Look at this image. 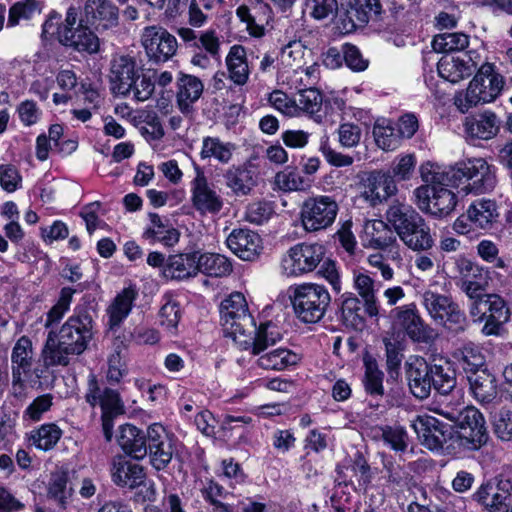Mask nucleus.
<instances>
[{
  "label": "nucleus",
  "instance_id": "obj_1",
  "mask_svg": "<svg viewBox=\"0 0 512 512\" xmlns=\"http://www.w3.org/2000/svg\"><path fill=\"white\" fill-rule=\"evenodd\" d=\"M94 321L85 307H76L58 334L49 331L41 351L45 367L67 366L72 356L82 354L93 338Z\"/></svg>",
  "mask_w": 512,
  "mask_h": 512
},
{
  "label": "nucleus",
  "instance_id": "obj_2",
  "mask_svg": "<svg viewBox=\"0 0 512 512\" xmlns=\"http://www.w3.org/2000/svg\"><path fill=\"white\" fill-rule=\"evenodd\" d=\"M419 170L424 182H452L466 195L490 192L497 183L495 168L483 158H470L448 168L427 162Z\"/></svg>",
  "mask_w": 512,
  "mask_h": 512
},
{
  "label": "nucleus",
  "instance_id": "obj_3",
  "mask_svg": "<svg viewBox=\"0 0 512 512\" xmlns=\"http://www.w3.org/2000/svg\"><path fill=\"white\" fill-rule=\"evenodd\" d=\"M504 85L505 79L496 66L493 63L484 62L467 89L455 96L454 104L462 113H465L480 104L494 102L502 93Z\"/></svg>",
  "mask_w": 512,
  "mask_h": 512
},
{
  "label": "nucleus",
  "instance_id": "obj_4",
  "mask_svg": "<svg viewBox=\"0 0 512 512\" xmlns=\"http://www.w3.org/2000/svg\"><path fill=\"white\" fill-rule=\"evenodd\" d=\"M421 304L436 325L453 335L465 332L469 326L465 312L451 295L427 289L421 295Z\"/></svg>",
  "mask_w": 512,
  "mask_h": 512
},
{
  "label": "nucleus",
  "instance_id": "obj_5",
  "mask_svg": "<svg viewBox=\"0 0 512 512\" xmlns=\"http://www.w3.org/2000/svg\"><path fill=\"white\" fill-rule=\"evenodd\" d=\"M290 300L297 318L303 323H317L331 302L327 288L316 283H304L290 288Z\"/></svg>",
  "mask_w": 512,
  "mask_h": 512
},
{
  "label": "nucleus",
  "instance_id": "obj_6",
  "mask_svg": "<svg viewBox=\"0 0 512 512\" xmlns=\"http://www.w3.org/2000/svg\"><path fill=\"white\" fill-rule=\"evenodd\" d=\"M85 400L92 407L100 406L101 420L104 436L110 441L113 434V420L124 413V405L119 393L111 388H102L95 374L90 373L87 378Z\"/></svg>",
  "mask_w": 512,
  "mask_h": 512
},
{
  "label": "nucleus",
  "instance_id": "obj_7",
  "mask_svg": "<svg viewBox=\"0 0 512 512\" xmlns=\"http://www.w3.org/2000/svg\"><path fill=\"white\" fill-rule=\"evenodd\" d=\"M381 12L379 0H338L332 18L334 27L342 34H348L364 27L372 14Z\"/></svg>",
  "mask_w": 512,
  "mask_h": 512
},
{
  "label": "nucleus",
  "instance_id": "obj_8",
  "mask_svg": "<svg viewBox=\"0 0 512 512\" xmlns=\"http://www.w3.org/2000/svg\"><path fill=\"white\" fill-rule=\"evenodd\" d=\"M414 190L417 207L425 213H430L435 216H446L450 214L457 204L455 193L448 189L452 186V182L438 183V182H425Z\"/></svg>",
  "mask_w": 512,
  "mask_h": 512
},
{
  "label": "nucleus",
  "instance_id": "obj_9",
  "mask_svg": "<svg viewBox=\"0 0 512 512\" xmlns=\"http://www.w3.org/2000/svg\"><path fill=\"white\" fill-rule=\"evenodd\" d=\"M390 317L393 326L403 331L412 342L431 344L437 338L435 329L424 321L415 303L393 308Z\"/></svg>",
  "mask_w": 512,
  "mask_h": 512
},
{
  "label": "nucleus",
  "instance_id": "obj_10",
  "mask_svg": "<svg viewBox=\"0 0 512 512\" xmlns=\"http://www.w3.org/2000/svg\"><path fill=\"white\" fill-rule=\"evenodd\" d=\"M339 207L335 199L327 195L307 198L300 209V220L307 232H316L330 227L337 217Z\"/></svg>",
  "mask_w": 512,
  "mask_h": 512
},
{
  "label": "nucleus",
  "instance_id": "obj_11",
  "mask_svg": "<svg viewBox=\"0 0 512 512\" xmlns=\"http://www.w3.org/2000/svg\"><path fill=\"white\" fill-rule=\"evenodd\" d=\"M469 314L474 322H485L482 332L485 335H497L500 327L509 321L510 310L499 295H486L484 300L469 306Z\"/></svg>",
  "mask_w": 512,
  "mask_h": 512
},
{
  "label": "nucleus",
  "instance_id": "obj_12",
  "mask_svg": "<svg viewBox=\"0 0 512 512\" xmlns=\"http://www.w3.org/2000/svg\"><path fill=\"white\" fill-rule=\"evenodd\" d=\"M220 316L224 330L234 342L245 329L252 331L254 319L249 312L244 295L240 292L230 294L221 302Z\"/></svg>",
  "mask_w": 512,
  "mask_h": 512
},
{
  "label": "nucleus",
  "instance_id": "obj_13",
  "mask_svg": "<svg viewBox=\"0 0 512 512\" xmlns=\"http://www.w3.org/2000/svg\"><path fill=\"white\" fill-rule=\"evenodd\" d=\"M324 256L321 244L300 243L291 247L281 260V271L286 276H299L313 271Z\"/></svg>",
  "mask_w": 512,
  "mask_h": 512
},
{
  "label": "nucleus",
  "instance_id": "obj_14",
  "mask_svg": "<svg viewBox=\"0 0 512 512\" xmlns=\"http://www.w3.org/2000/svg\"><path fill=\"white\" fill-rule=\"evenodd\" d=\"M458 428L460 445L468 450H478L488 440L485 419L482 413L473 406L466 410L453 422Z\"/></svg>",
  "mask_w": 512,
  "mask_h": 512
},
{
  "label": "nucleus",
  "instance_id": "obj_15",
  "mask_svg": "<svg viewBox=\"0 0 512 512\" xmlns=\"http://www.w3.org/2000/svg\"><path fill=\"white\" fill-rule=\"evenodd\" d=\"M111 477L119 487L134 489L143 485L146 488L147 500H155V484L152 481H146V475L141 465L133 463L123 456H116L112 460Z\"/></svg>",
  "mask_w": 512,
  "mask_h": 512
},
{
  "label": "nucleus",
  "instance_id": "obj_16",
  "mask_svg": "<svg viewBox=\"0 0 512 512\" xmlns=\"http://www.w3.org/2000/svg\"><path fill=\"white\" fill-rule=\"evenodd\" d=\"M141 42L147 57L156 63L168 61L178 47L176 38L160 26L145 27Z\"/></svg>",
  "mask_w": 512,
  "mask_h": 512
},
{
  "label": "nucleus",
  "instance_id": "obj_17",
  "mask_svg": "<svg viewBox=\"0 0 512 512\" xmlns=\"http://www.w3.org/2000/svg\"><path fill=\"white\" fill-rule=\"evenodd\" d=\"M190 191L192 206L200 215H216L222 210L224 206L222 196L209 183L200 169L196 170V176L191 181Z\"/></svg>",
  "mask_w": 512,
  "mask_h": 512
},
{
  "label": "nucleus",
  "instance_id": "obj_18",
  "mask_svg": "<svg viewBox=\"0 0 512 512\" xmlns=\"http://www.w3.org/2000/svg\"><path fill=\"white\" fill-rule=\"evenodd\" d=\"M281 339L282 334L277 325L265 322L256 327L253 320L252 331L245 329L242 334L237 336L235 343L240 349L250 351L252 355H260Z\"/></svg>",
  "mask_w": 512,
  "mask_h": 512
},
{
  "label": "nucleus",
  "instance_id": "obj_19",
  "mask_svg": "<svg viewBox=\"0 0 512 512\" xmlns=\"http://www.w3.org/2000/svg\"><path fill=\"white\" fill-rule=\"evenodd\" d=\"M421 443L432 451L441 450L453 437L450 425L432 416H418L412 423Z\"/></svg>",
  "mask_w": 512,
  "mask_h": 512
},
{
  "label": "nucleus",
  "instance_id": "obj_20",
  "mask_svg": "<svg viewBox=\"0 0 512 512\" xmlns=\"http://www.w3.org/2000/svg\"><path fill=\"white\" fill-rule=\"evenodd\" d=\"M511 482L501 480L483 483L472 495V499L491 512H508L511 504Z\"/></svg>",
  "mask_w": 512,
  "mask_h": 512
},
{
  "label": "nucleus",
  "instance_id": "obj_21",
  "mask_svg": "<svg viewBox=\"0 0 512 512\" xmlns=\"http://www.w3.org/2000/svg\"><path fill=\"white\" fill-rule=\"evenodd\" d=\"M147 440L152 466L157 470L164 469L171 462L175 452L172 436L161 424L154 423L147 429Z\"/></svg>",
  "mask_w": 512,
  "mask_h": 512
},
{
  "label": "nucleus",
  "instance_id": "obj_22",
  "mask_svg": "<svg viewBox=\"0 0 512 512\" xmlns=\"http://www.w3.org/2000/svg\"><path fill=\"white\" fill-rule=\"evenodd\" d=\"M82 20L97 31L109 30L119 23V9L111 0H86Z\"/></svg>",
  "mask_w": 512,
  "mask_h": 512
},
{
  "label": "nucleus",
  "instance_id": "obj_23",
  "mask_svg": "<svg viewBox=\"0 0 512 512\" xmlns=\"http://www.w3.org/2000/svg\"><path fill=\"white\" fill-rule=\"evenodd\" d=\"M406 377L411 393L419 399L430 395L433 378L432 366L421 356H410L405 364Z\"/></svg>",
  "mask_w": 512,
  "mask_h": 512
},
{
  "label": "nucleus",
  "instance_id": "obj_24",
  "mask_svg": "<svg viewBox=\"0 0 512 512\" xmlns=\"http://www.w3.org/2000/svg\"><path fill=\"white\" fill-rule=\"evenodd\" d=\"M463 126L467 138L487 141L498 135L502 126V120L495 112L484 110L467 116Z\"/></svg>",
  "mask_w": 512,
  "mask_h": 512
},
{
  "label": "nucleus",
  "instance_id": "obj_25",
  "mask_svg": "<svg viewBox=\"0 0 512 512\" xmlns=\"http://www.w3.org/2000/svg\"><path fill=\"white\" fill-rule=\"evenodd\" d=\"M140 73L134 57L116 55L110 64V82L112 90L123 96L131 93L133 79Z\"/></svg>",
  "mask_w": 512,
  "mask_h": 512
},
{
  "label": "nucleus",
  "instance_id": "obj_26",
  "mask_svg": "<svg viewBox=\"0 0 512 512\" xmlns=\"http://www.w3.org/2000/svg\"><path fill=\"white\" fill-rule=\"evenodd\" d=\"M228 248L240 259L252 261L262 250L260 236L250 229H234L226 239Z\"/></svg>",
  "mask_w": 512,
  "mask_h": 512
},
{
  "label": "nucleus",
  "instance_id": "obj_27",
  "mask_svg": "<svg viewBox=\"0 0 512 512\" xmlns=\"http://www.w3.org/2000/svg\"><path fill=\"white\" fill-rule=\"evenodd\" d=\"M397 190L395 180L388 173L373 171L365 181L363 197L372 205H377L395 195Z\"/></svg>",
  "mask_w": 512,
  "mask_h": 512
},
{
  "label": "nucleus",
  "instance_id": "obj_28",
  "mask_svg": "<svg viewBox=\"0 0 512 512\" xmlns=\"http://www.w3.org/2000/svg\"><path fill=\"white\" fill-rule=\"evenodd\" d=\"M176 100L182 113H189L203 94L204 84L196 76L180 72L176 80Z\"/></svg>",
  "mask_w": 512,
  "mask_h": 512
},
{
  "label": "nucleus",
  "instance_id": "obj_29",
  "mask_svg": "<svg viewBox=\"0 0 512 512\" xmlns=\"http://www.w3.org/2000/svg\"><path fill=\"white\" fill-rule=\"evenodd\" d=\"M34 362L32 340L21 336L14 344L11 352V370L14 383L22 381V377L30 373Z\"/></svg>",
  "mask_w": 512,
  "mask_h": 512
},
{
  "label": "nucleus",
  "instance_id": "obj_30",
  "mask_svg": "<svg viewBox=\"0 0 512 512\" xmlns=\"http://www.w3.org/2000/svg\"><path fill=\"white\" fill-rule=\"evenodd\" d=\"M150 224L143 232V238L154 244L159 242L164 246H174L179 241V232L172 227L167 219L157 213H149Z\"/></svg>",
  "mask_w": 512,
  "mask_h": 512
},
{
  "label": "nucleus",
  "instance_id": "obj_31",
  "mask_svg": "<svg viewBox=\"0 0 512 512\" xmlns=\"http://www.w3.org/2000/svg\"><path fill=\"white\" fill-rule=\"evenodd\" d=\"M137 296L138 291L133 286L124 288L116 295L107 308L108 326L111 330L117 329L128 317Z\"/></svg>",
  "mask_w": 512,
  "mask_h": 512
},
{
  "label": "nucleus",
  "instance_id": "obj_32",
  "mask_svg": "<svg viewBox=\"0 0 512 512\" xmlns=\"http://www.w3.org/2000/svg\"><path fill=\"white\" fill-rule=\"evenodd\" d=\"M228 79L237 86H244L250 77V68L247 61L246 50L242 45L235 44L230 47L225 58Z\"/></svg>",
  "mask_w": 512,
  "mask_h": 512
},
{
  "label": "nucleus",
  "instance_id": "obj_33",
  "mask_svg": "<svg viewBox=\"0 0 512 512\" xmlns=\"http://www.w3.org/2000/svg\"><path fill=\"white\" fill-rule=\"evenodd\" d=\"M84 20H80L77 28L73 33L69 31L62 32V44L77 50L78 52H87L94 54L99 51L100 41L97 35L87 26L83 24Z\"/></svg>",
  "mask_w": 512,
  "mask_h": 512
},
{
  "label": "nucleus",
  "instance_id": "obj_34",
  "mask_svg": "<svg viewBox=\"0 0 512 512\" xmlns=\"http://www.w3.org/2000/svg\"><path fill=\"white\" fill-rule=\"evenodd\" d=\"M118 443L122 450L135 459H143L148 454L147 432L126 424L120 429Z\"/></svg>",
  "mask_w": 512,
  "mask_h": 512
},
{
  "label": "nucleus",
  "instance_id": "obj_35",
  "mask_svg": "<svg viewBox=\"0 0 512 512\" xmlns=\"http://www.w3.org/2000/svg\"><path fill=\"white\" fill-rule=\"evenodd\" d=\"M399 238L409 249L417 252H427L435 244L430 226L422 216Z\"/></svg>",
  "mask_w": 512,
  "mask_h": 512
},
{
  "label": "nucleus",
  "instance_id": "obj_36",
  "mask_svg": "<svg viewBox=\"0 0 512 512\" xmlns=\"http://www.w3.org/2000/svg\"><path fill=\"white\" fill-rule=\"evenodd\" d=\"M198 273V256L196 253L170 256L163 268V276L167 279L183 280Z\"/></svg>",
  "mask_w": 512,
  "mask_h": 512
},
{
  "label": "nucleus",
  "instance_id": "obj_37",
  "mask_svg": "<svg viewBox=\"0 0 512 512\" xmlns=\"http://www.w3.org/2000/svg\"><path fill=\"white\" fill-rule=\"evenodd\" d=\"M354 288L363 300L364 313L371 318L379 316L380 306L376 296V281L367 273L358 272L353 276Z\"/></svg>",
  "mask_w": 512,
  "mask_h": 512
},
{
  "label": "nucleus",
  "instance_id": "obj_38",
  "mask_svg": "<svg viewBox=\"0 0 512 512\" xmlns=\"http://www.w3.org/2000/svg\"><path fill=\"white\" fill-rule=\"evenodd\" d=\"M226 186L236 196H246L256 186L255 171L246 166H232L224 174Z\"/></svg>",
  "mask_w": 512,
  "mask_h": 512
},
{
  "label": "nucleus",
  "instance_id": "obj_39",
  "mask_svg": "<svg viewBox=\"0 0 512 512\" xmlns=\"http://www.w3.org/2000/svg\"><path fill=\"white\" fill-rule=\"evenodd\" d=\"M467 215L476 229H490L499 217L498 206L494 200L481 198L473 201Z\"/></svg>",
  "mask_w": 512,
  "mask_h": 512
},
{
  "label": "nucleus",
  "instance_id": "obj_40",
  "mask_svg": "<svg viewBox=\"0 0 512 512\" xmlns=\"http://www.w3.org/2000/svg\"><path fill=\"white\" fill-rule=\"evenodd\" d=\"M471 61V58L461 59L460 56H443L437 65L438 74L451 83H457L474 72V63Z\"/></svg>",
  "mask_w": 512,
  "mask_h": 512
},
{
  "label": "nucleus",
  "instance_id": "obj_41",
  "mask_svg": "<svg viewBox=\"0 0 512 512\" xmlns=\"http://www.w3.org/2000/svg\"><path fill=\"white\" fill-rule=\"evenodd\" d=\"M256 360L258 367L265 370L282 371L291 366H295L301 360V357L285 348H277L268 352H263Z\"/></svg>",
  "mask_w": 512,
  "mask_h": 512
},
{
  "label": "nucleus",
  "instance_id": "obj_42",
  "mask_svg": "<svg viewBox=\"0 0 512 512\" xmlns=\"http://www.w3.org/2000/svg\"><path fill=\"white\" fill-rule=\"evenodd\" d=\"M421 215L411 206L403 203H394L386 211V221L392 228L393 234L400 237L412 226Z\"/></svg>",
  "mask_w": 512,
  "mask_h": 512
},
{
  "label": "nucleus",
  "instance_id": "obj_43",
  "mask_svg": "<svg viewBox=\"0 0 512 512\" xmlns=\"http://www.w3.org/2000/svg\"><path fill=\"white\" fill-rule=\"evenodd\" d=\"M470 391L480 403H490L497 395L495 378L486 370L474 372L468 376Z\"/></svg>",
  "mask_w": 512,
  "mask_h": 512
},
{
  "label": "nucleus",
  "instance_id": "obj_44",
  "mask_svg": "<svg viewBox=\"0 0 512 512\" xmlns=\"http://www.w3.org/2000/svg\"><path fill=\"white\" fill-rule=\"evenodd\" d=\"M236 149L235 144L225 142L219 137H204L200 150V157L202 160H215L220 164H228Z\"/></svg>",
  "mask_w": 512,
  "mask_h": 512
},
{
  "label": "nucleus",
  "instance_id": "obj_45",
  "mask_svg": "<svg viewBox=\"0 0 512 512\" xmlns=\"http://www.w3.org/2000/svg\"><path fill=\"white\" fill-rule=\"evenodd\" d=\"M466 407L462 390L456 389L439 395V399L433 404L431 411L454 422L466 410Z\"/></svg>",
  "mask_w": 512,
  "mask_h": 512
},
{
  "label": "nucleus",
  "instance_id": "obj_46",
  "mask_svg": "<svg viewBox=\"0 0 512 512\" xmlns=\"http://www.w3.org/2000/svg\"><path fill=\"white\" fill-rule=\"evenodd\" d=\"M323 103V95L315 87L299 93L296 99L297 117L305 114L320 123L322 121Z\"/></svg>",
  "mask_w": 512,
  "mask_h": 512
},
{
  "label": "nucleus",
  "instance_id": "obj_47",
  "mask_svg": "<svg viewBox=\"0 0 512 512\" xmlns=\"http://www.w3.org/2000/svg\"><path fill=\"white\" fill-rule=\"evenodd\" d=\"M364 232L369 237V245L377 249H385L396 241L392 228L389 223L383 220L367 221Z\"/></svg>",
  "mask_w": 512,
  "mask_h": 512
},
{
  "label": "nucleus",
  "instance_id": "obj_48",
  "mask_svg": "<svg viewBox=\"0 0 512 512\" xmlns=\"http://www.w3.org/2000/svg\"><path fill=\"white\" fill-rule=\"evenodd\" d=\"M232 263L224 255L205 253L198 257V272L212 277H225L232 272Z\"/></svg>",
  "mask_w": 512,
  "mask_h": 512
},
{
  "label": "nucleus",
  "instance_id": "obj_49",
  "mask_svg": "<svg viewBox=\"0 0 512 512\" xmlns=\"http://www.w3.org/2000/svg\"><path fill=\"white\" fill-rule=\"evenodd\" d=\"M364 306L354 295L347 296L341 304V320L346 327L361 330L365 325Z\"/></svg>",
  "mask_w": 512,
  "mask_h": 512
},
{
  "label": "nucleus",
  "instance_id": "obj_50",
  "mask_svg": "<svg viewBox=\"0 0 512 512\" xmlns=\"http://www.w3.org/2000/svg\"><path fill=\"white\" fill-rule=\"evenodd\" d=\"M62 430L55 423H45L30 432L29 440L36 448L53 449L62 437Z\"/></svg>",
  "mask_w": 512,
  "mask_h": 512
},
{
  "label": "nucleus",
  "instance_id": "obj_51",
  "mask_svg": "<svg viewBox=\"0 0 512 512\" xmlns=\"http://www.w3.org/2000/svg\"><path fill=\"white\" fill-rule=\"evenodd\" d=\"M376 145L384 151H393L401 144L399 133L389 120H377L373 126Z\"/></svg>",
  "mask_w": 512,
  "mask_h": 512
},
{
  "label": "nucleus",
  "instance_id": "obj_52",
  "mask_svg": "<svg viewBox=\"0 0 512 512\" xmlns=\"http://www.w3.org/2000/svg\"><path fill=\"white\" fill-rule=\"evenodd\" d=\"M262 10L265 17L257 19L256 15L251 14L250 9L246 5H241L236 10V15L242 22L246 23V29L253 37L260 38L265 34L264 22H268L270 18V8L266 4H259L257 7Z\"/></svg>",
  "mask_w": 512,
  "mask_h": 512
},
{
  "label": "nucleus",
  "instance_id": "obj_53",
  "mask_svg": "<svg viewBox=\"0 0 512 512\" xmlns=\"http://www.w3.org/2000/svg\"><path fill=\"white\" fill-rule=\"evenodd\" d=\"M383 472L386 480V487L391 491H400L408 484L409 474L391 457H383Z\"/></svg>",
  "mask_w": 512,
  "mask_h": 512
},
{
  "label": "nucleus",
  "instance_id": "obj_54",
  "mask_svg": "<svg viewBox=\"0 0 512 512\" xmlns=\"http://www.w3.org/2000/svg\"><path fill=\"white\" fill-rule=\"evenodd\" d=\"M468 45V35L459 32H445L438 34L432 41L433 49L439 53L461 51L468 47Z\"/></svg>",
  "mask_w": 512,
  "mask_h": 512
},
{
  "label": "nucleus",
  "instance_id": "obj_55",
  "mask_svg": "<svg viewBox=\"0 0 512 512\" xmlns=\"http://www.w3.org/2000/svg\"><path fill=\"white\" fill-rule=\"evenodd\" d=\"M201 493L204 500L213 506L214 511L233 512V506L222 501L228 497L229 492L213 479L206 481Z\"/></svg>",
  "mask_w": 512,
  "mask_h": 512
},
{
  "label": "nucleus",
  "instance_id": "obj_56",
  "mask_svg": "<svg viewBox=\"0 0 512 512\" xmlns=\"http://www.w3.org/2000/svg\"><path fill=\"white\" fill-rule=\"evenodd\" d=\"M417 160L414 154H400L391 162L390 168L384 173H388L392 180L407 181L410 180L414 174Z\"/></svg>",
  "mask_w": 512,
  "mask_h": 512
},
{
  "label": "nucleus",
  "instance_id": "obj_57",
  "mask_svg": "<svg viewBox=\"0 0 512 512\" xmlns=\"http://www.w3.org/2000/svg\"><path fill=\"white\" fill-rule=\"evenodd\" d=\"M65 474H53L48 485V499L55 503L58 510H64L71 497V489L67 487Z\"/></svg>",
  "mask_w": 512,
  "mask_h": 512
},
{
  "label": "nucleus",
  "instance_id": "obj_58",
  "mask_svg": "<svg viewBox=\"0 0 512 512\" xmlns=\"http://www.w3.org/2000/svg\"><path fill=\"white\" fill-rule=\"evenodd\" d=\"M274 184L283 192L302 191L309 186L300 172L290 167L275 175Z\"/></svg>",
  "mask_w": 512,
  "mask_h": 512
},
{
  "label": "nucleus",
  "instance_id": "obj_59",
  "mask_svg": "<svg viewBox=\"0 0 512 512\" xmlns=\"http://www.w3.org/2000/svg\"><path fill=\"white\" fill-rule=\"evenodd\" d=\"M59 16H51L44 24H43V33L54 35L57 34L58 40L62 42V32L64 29L65 32L69 31L73 33L77 27H75L78 20V12L75 7H70L66 12L65 21L62 24H58Z\"/></svg>",
  "mask_w": 512,
  "mask_h": 512
},
{
  "label": "nucleus",
  "instance_id": "obj_60",
  "mask_svg": "<svg viewBox=\"0 0 512 512\" xmlns=\"http://www.w3.org/2000/svg\"><path fill=\"white\" fill-rule=\"evenodd\" d=\"M459 355V361L463 369L471 372V374L480 371L479 368L484 365V357L481 350L473 343L463 345L459 350Z\"/></svg>",
  "mask_w": 512,
  "mask_h": 512
},
{
  "label": "nucleus",
  "instance_id": "obj_61",
  "mask_svg": "<svg viewBox=\"0 0 512 512\" xmlns=\"http://www.w3.org/2000/svg\"><path fill=\"white\" fill-rule=\"evenodd\" d=\"M53 405V395L50 393L36 397L23 411V420L29 422L40 421Z\"/></svg>",
  "mask_w": 512,
  "mask_h": 512
},
{
  "label": "nucleus",
  "instance_id": "obj_62",
  "mask_svg": "<svg viewBox=\"0 0 512 512\" xmlns=\"http://www.w3.org/2000/svg\"><path fill=\"white\" fill-rule=\"evenodd\" d=\"M126 349L118 345L108 358L107 379L118 383L126 374Z\"/></svg>",
  "mask_w": 512,
  "mask_h": 512
},
{
  "label": "nucleus",
  "instance_id": "obj_63",
  "mask_svg": "<svg viewBox=\"0 0 512 512\" xmlns=\"http://www.w3.org/2000/svg\"><path fill=\"white\" fill-rule=\"evenodd\" d=\"M381 436L385 444L397 452H403L408 447V435L401 426L381 427Z\"/></svg>",
  "mask_w": 512,
  "mask_h": 512
},
{
  "label": "nucleus",
  "instance_id": "obj_64",
  "mask_svg": "<svg viewBox=\"0 0 512 512\" xmlns=\"http://www.w3.org/2000/svg\"><path fill=\"white\" fill-rule=\"evenodd\" d=\"M270 105L280 113L288 117H297L296 99L290 98L282 90H273L268 95Z\"/></svg>",
  "mask_w": 512,
  "mask_h": 512
}]
</instances>
